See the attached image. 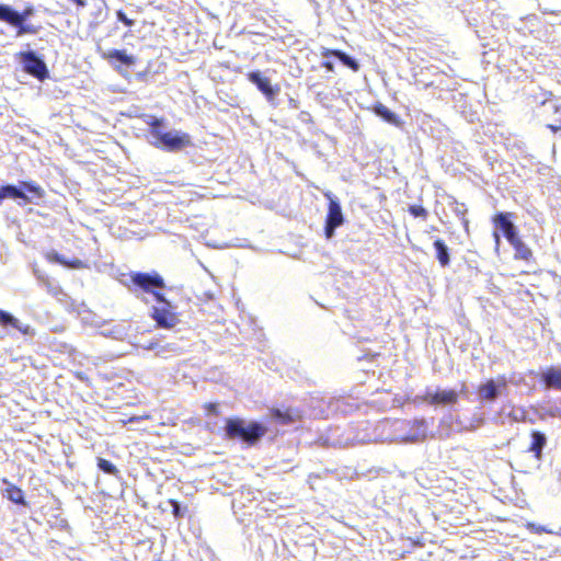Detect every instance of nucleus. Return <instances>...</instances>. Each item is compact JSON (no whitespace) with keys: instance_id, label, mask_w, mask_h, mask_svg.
<instances>
[{"instance_id":"15","label":"nucleus","mask_w":561,"mask_h":561,"mask_svg":"<svg viewBox=\"0 0 561 561\" xmlns=\"http://www.w3.org/2000/svg\"><path fill=\"white\" fill-rule=\"evenodd\" d=\"M4 484H7V488L4 489V496L12 503L26 506L27 502L25 501L24 491L11 483L8 479L2 480Z\"/></svg>"},{"instance_id":"17","label":"nucleus","mask_w":561,"mask_h":561,"mask_svg":"<svg viewBox=\"0 0 561 561\" xmlns=\"http://www.w3.org/2000/svg\"><path fill=\"white\" fill-rule=\"evenodd\" d=\"M46 259L49 261V262H54V263H58L65 267H68V268H84L87 267V264L80 260V259H77V257H73L71 260H67L65 259L62 255H60L58 252L56 251H50L46 254Z\"/></svg>"},{"instance_id":"25","label":"nucleus","mask_w":561,"mask_h":561,"mask_svg":"<svg viewBox=\"0 0 561 561\" xmlns=\"http://www.w3.org/2000/svg\"><path fill=\"white\" fill-rule=\"evenodd\" d=\"M0 323L3 325H12L13 328H19V321L13 318L10 313L7 311L0 310Z\"/></svg>"},{"instance_id":"18","label":"nucleus","mask_w":561,"mask_h":561,"mask_svg":"<svg viewBox=\"0 0 561 561\" xmlns=\"http://www.w3.org/2000/svg\"><path fill=\"white\" fill-rule=\"evenodd\" d=\"M322 56H324V57H330V56L336 57L344 66H346L350 69H352L354 72H357L359 70V64L354 58H352L346 53H344V51H342L340 49H328L327 48V49H324L322 51Z\"/></svg>"},{"instance_id":"6","label":"nucleus","mask_w":561,"mask_h":561,"mask_svg":"<svg viewBox=\"0 0 561 561\" xmlns=\"http://www.w3.org/2000/svg\"><path fill=\"white\" fill-rule=\"evenodd\" d=\"M21 59L23 68L28 75L38 80H45L48 77L46 64L34 51L22 53Z\"/></svg>"},{"instance_id":"26","label":"nucleus","mask_w":561,"mask_h":561,"mask_svg":"<svg viewBox=\"0 0 561 561\" xmlns=\"http://www.w3.org/2000/svg\"><path fill=\"white\" fill-rule=\"evenodd\" d=\"M408 210L413 217L426 219L428 216V211L422 205H411Z\"/></svg>"},{"instance_id":"31","label":"nucleus","mask_w":561,"mask_h":561,"mask_svg":"<svg viewBox=\"0 0 561 561\" xmlns=\"http://www.w3.org/2000/svg\"><path fill=\"white\" fill-rule=\"evenodd\" d=\"M527 529H529L531 533L534 534H543V533H548V530L546 529V527L543 526H537L535 524H528L527 525Z\"/></svg>"},{"instance_id":"21","label":"nucleus","mask_w":561,"mask_h":561,"mask_svg":"<svg viewBox=\"0 0 561 561\" xmlns=\"http://www.w3.org/2000/svg\"><path fill=\"white\" fill-rule=\"evenodd\" d=\"M4 198H19L23 199L25 203L30 202V198L22 190L11 184L0 186V202Z\"/></svg>"},{"instance_id":"30","label":"nucleus","mask_w":561,"mask_h":561,"mask_svg":"<svg viewBox=\"0 0 561 561\" xmlns=\"http://www.w3.org/2000/svg\"><path fill=\"white\" fill-rule=\"evenodd\" d=\"M204 410L207 412V414L211 415H219V409L218 403L207 402L203 405Z\"/></svg>"},{"instance_id":"3","label":"nucleus","mask_w":561,"mask_h":561,"mask_svg":"<svg viewBox=\"0 0 561 561\" xmlns=\"http://www.w3.org/2000/svg\"><path fill=\"white\" fill-rule=\"evenodd\" d=\"M128 277L130 283L128 288L130 290L150 294L157 301L164 300V295L160 290L165 287V283L159 273L131 272Z\"/></svg>"},{"instance_id":"12","label":"nucleus","mask_w":561,"mask_h":561,"mask_svg":"<svg viewBox=\"0 0 561 561\" xmlns=\"http://www.w3.org/2000/svg\"><path fill=\"white\" fill-rule=\"evenodd\" d=\"M540 383L548 389L561 390V366H549L538 377Z\"/></svg>"},{"instance_id":"7","label":"nucleus","mask_w":561,"mask_h":561,"mask_svg":"<svg viewBox=\"0 0 561 561\" xmlns=\"http://www.w3.org/2000/svg\"><path fill=\"white\" fill-rule=\"evenodd\" d=\"M459 396L454 389L437 390L435 392H426L422 400L430 405H453L458 402Z\"/></svg>"},{"instance_id":"19","label":"nucleus","mask_w":561,"mask_h":561,"mask_svg":"<svg viewBox=\"0 0 561 561\" xmlns=\"http://www.w3.org/2000/svg\"><path fill=\"white\" fill-rule=\"evenodd\" d=\"M531 443L528 451L533 453L537 459L541 458L542 449L547 444L546 435L539 431H533L530 433Z\"/></svg>"},{"instance_id":"16","label":"nucleus","mask_w":561,"mask_h":561,"mask_svg":"<svg viewBox=\"0 0 561 561\" xmlns=\"http://www.w3.org/2000/svg\"><path fill=\"white\" fill-rule=\"evenodd\" d=\"M514 249V259L522 261H530L534 259L531 249L518 236L508 242Z\"/></svg>"},{"instance_id":"1","label":"nucleus","mask_w":561,"mask_h":561,"mask_svg":"<svg viewBox=\"0 0 561 561\" xmlns=\"http://www.w3.org/2000/svg\"><path fill=\"white\" fill-rule=\"evenodd\" d=\"M144 122L148 126L150 135L153 137L152 145L156 148L176 152L192 146V138L188 134L183 131H163L165 121L162 117L153 115H146Z\"/></svg>"},{"instance_id":"13","label":"nucleus","mask_w":561,"mask_h":561,"mask_svg":"<svg viewBox=\"0 0 561 561\" xmlns=\"http://www.w3.org/2000/svg\"><path fill=\"white\" fill-rule=\"evenodd\" d=\"M248 79L256 85V88L268 99L272 100L278 92V88H274L267 77L262 76L260 71L249 72Z\"/></svg>"},{"instance_id":"23","label":"nucleus","mask_w":561,"mask_h":561,"mask_svg":"<svg viewBox=\"0 0 561 561\" xmlns=\"http://www.w3.org/2000/svg\"><path fill=\"white\" fill-rule=\"evenodd\" d=\"M20 187L33 194L37 198H43L45 196V191L33 181H23L20 183Z\"/></svg>"},{"instance_id":"11","label":"nucleus","mask_w":561,"mask_h":561,"mask_svg":"<svg viewBox=\"0 0 561 561\" xmlns=\"http://www.w3.org/2000/svg\"><path fill=\"white\" fill-rule=\"evenodd\" d=\"M497 387H506V379L504 376L499 377V383L493 379H489L485 382L478 386V394L481 400L493 401L499 396Z\"/></svg>"},{"instance_id":"8","label":"nucleus","mask_w":561,"mask_h":561,"mask_svg":"<svg viewBox=\"0 0 561 561\" xmlns=\"http://www.w3.org/2000/svg\"><path fill=\"white\" fill-rule=\"evenodd\" d=\"M105 59L115 70L122 73L121 66L131 67L136 64V57L129 55L124 49H111L102 54Z\"/></svg>"},{"instance_id":"29","label":"nucleus","mask_w":561,"mask_h":561,"mask_svg":"<svg viewBox=\"0 0 561 561\" xmlns=\"http://www.w3.org/2000/svg\"><path fill=\"white\" fill-rule=\"evenodd\" d=\"M170 505L172 506V514L175 518H181L183 516V512L180 507V504L176 500H169Z\"/></svg>"},{"instance_id":"5","label":"nucleus","mask_w":561,"mask_h":561,"mask_svg":"<svg viewBox=\"0 0 561 561\" xmlns=\"http://www.w3.org/2000/svg\"><path fill=\"white\" fill-rule=\"evenodd\" d=\"M325 196L329 197V203L324 224V236L327 239H331L334 236L335 229L344 224V216L339 201L332 198L330 194H325Z\"/></svg>"},{"instance_id":"28","label":"nucleus","mask_w":561,"mask_h":561,"mask_svg":"<svg viewBox=\"0 0 561 561\" xmlns=\"http://www.w3.org/2000/svg\"><path fill=\"white\" fill-rule=\"evenodd\" d=\"M116 16L118 21L128 27H131L135 24V21L129 19L123 10L116 11Z\"/></svg>"},{"instance_id":"33","label":"nucleus","mask_w":561,"mask_h":561,"mask_svg":"<svg viewBox=\"0 0 561 561\" xmlns=\"http://www.w3.org/2000/svg\"><path fill=\"white\" fill-rule=\"evenodd\" d=\"M71 2L76 3L78 7H85L87 0H70Z\"/></svg>"},{"instance_id":"9","label":"nucleus","mask_w":561,"mask_h":561,"mask_svg":"<svg viewBox=\"0 0 561 561\" xmlns=\"http://www.w3.org/2000/svg\"><path fill=\"white\" fill-rule=\"evenodd\" d=\"M514 217L515 214L513 213H497L492 218L493 225L501 229L503 236L508 242L518 237L517 228L512 221Z\"/></svg>"},{"instance_id":"24","label":"nucleus","mask_w":561,"mask_h":561,"mask_svg":"<svg viewBox=\"0 0 561 561\" xmlns=\"http://www.w3.org/2000/svg\"><path fill=\"white\" fill-rule=\"evenodd\" d=\"M96 466L101 471H103L106 474L117 477L119 473V470L116 468V466L107 459L99 457L96 459Z\"/></svg>"},{"instance_id":"14","label":"nucleus","mask_w":561,"mask_h":561,"mask_svg":"<svg viewBox=\"0 0 561 561\" xmlns=\"http://www.w3.org/2000/svg\"><path fill=\"white\" fill-rule=\"evenodd\" d=\"M270 413L271 416L280 424H290L301 417L300 412L298 410H293L290 408H272L270 410Z\"/></svg>"},{"instance_id":"10","label":"nucleus","mask_w":561,"mask_h":561,"mask_svg":"<svg viewBox=\"0 0 561 561\" xmlns=\"http://www.w3.org/2000/svg\"><path fill=\"white\" fill-rule=\"evenodd\" d=\"M0 20L19 27V34L34 33V30L23 25L24 15L12 10L9 5L0 4Z\"/></svg>"},{"instance_id":"20","label":"nucleus","mask_w":561,"mask_h":561,"mask_svg":"<svg viewBox=\"0 0 561 561\" xmlns=\"http://www.w3.org/2000/svg\"><path fill=\"white\" fill-rule=\"evenodd\" d=\"M374 113L381 117L385 122L392 124L394 126H399L401 124L400 118L397 114H394L392 111H390L386 105L382 103H376L373 107Z\"/></svg>"},{"instance_id":"27","label":"nucleus","mask_w":561,"mask_h":561,"mask_svg":"<svg viewBox=\"0 0 561 561\" xmlns=\"http://www.w3.org/2000/svg\"><path fill=\"white\" fill-rule=\"evenodd\" d=\"M554 113L560 114L559 117L554 119L553 124H548L547 127L552 131L557 133L561 130V105L554 106Z\"/></svg>"},{"instance_id":"4","label":"nucleus","mask_w":561,"mask_h":561,"mask_svg":"<svg viewBox=\"0 0 561 561\" xmlns=\"http://www.w3.org/2000/svg\"><path fill=\"white\" fill-rule=\"evenodd\" d=\"M160 307H152L150 317L156 322L157 328L171 330L179 324L180 318L174 310V306L164 297L159 301Z\"/></svg>"},{"instance_id":"32","label":"nucleus","mask_w":561,"mask_h":561,"mask_svg":"<svg viewBox=\"0 0 561 561\" xmlns=\"http://www.w3.org/2000/svg\"><path fill=\"white\" fill-rule=\"evenodd\" d=\"M323 67L325 69H328L329 71H333L334 70L333 64L331 61H324L323 62Z\"/></svg>"},{"instance_id":"22","label":"nucleus","mask_w":561,"mask_h":561,"mask_svg":"<svg viewBox=\"0 0 561 561\" xmlns=\"http://www.w3.org/2000/svg\"><path fill=\"white\" fill-rule=\"evenodd\" d=\"M433 245H434V249L436 251V257H437L439 264L443 267L449 265L450 256H449L448 248L445 244V242L443 240H440V239H437V240L434 241Z\"/></svg>"},{"instance_id":"34","label":"nucleus","mask_w":561,"mask_h":561,"mask_svg":"<svg viewBox=\"0 0 561 561\" xmlns=\"http://www.w3.org/2000/svg\"><path fill=\"white\" fill-rule=\"evenodd\" d=\"M494 237H495L496 242H499V240H500L499 234H497V233H494Z\"/></svg>"},{"instance_id":"2","label":"nucleus","mask_w":561,"mask_h":561,"mask_svg":"<svg viewBox=\"0 0 561 561\" xmlns=\"http://www.w3.org/2000/svg\"><path fill=\"white\" fill-rule=\"evenodd\" d=\"M267 427L260 422L247 423L240 417H229L225 421V436L230 440H241L249 446L255 445L265 434Z\"/></svg>"}]
</instances>
